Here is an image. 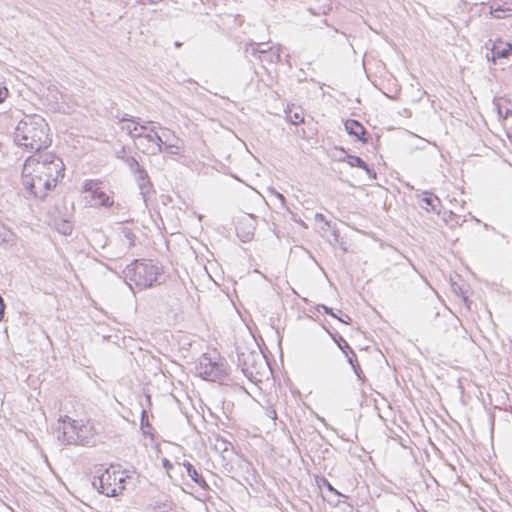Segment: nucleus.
I'll use <instances>...</instances> for the list:
<instances>
[{
	"label": "nucleus",
	"instance_id": "19",
	"mask_svg": "<svg viewBox=\"0 0 512 512\" xmlns=\"http://www.w3.org/2000/svg\"><path fill=\"white\" fill-rule=\"evenodd\" d=\"M423 194L424 197L421 199V201L423 204H425V206H421L426 210L436 211L437 208L440 206V199L429 192H424Z\"/></svg>",
	"mask_w": 512,
	"mask_h": 512
},
{
	"label": "nucleus",
	"instance_id": "3",
	"mask_svg": "<svg viewBox=\"0 0 512 512\" xmlns=\"http://www.w3.org/2000/svg\"><path fill=\"white\" fill-rule=\"evenodd\" d=\"M124 279L132 287L143 289L161 283L162 267L152 260H135L123 271Z\"/></svg>",
	"mask_w": 512,
	"mask_h": 512
},
{
	"label": "nucleus",
	"instance_id": "12",
	"mask_svg": "<svg viewBox=\"0 0 512 512\" xmlns=\"http://www.w3.org/2000/svg\"><path fill=\"white\" fill-rule=\"evenodd\" d=\"M344 126L349 135L354 136L357 140H360L363 143L368 142V138L364 137L366 134V129L359 121L348 119L345 121Z\"/></svg>",
	"mask_w": 512,
	"mask_h": 512
},
{
	"label": "nucleus",
	"instance_id": "28",
	"mask_svg": "<svg viewBox=\"0 0 512 512\" xmlns=\"http://www.w3.org/2000/svg\"><path fill=\"white\" fill-rule=\"evenodd\" d=\"M180 150H181V148L178 145V143H171L169 145L164 146L163 152H166L170 155H178V154H180Z\"/></svg>",
	"mask_w": 512,
	"mask_h": 512
},
{
	"label": "nucleus",
	"instance_id": "31",
	"mask_svg": "<svg viewBox=\"0 0 512 512\" xmlns=\"http://www.w3.org/2000/svg\"><path fill=\"white\" fill-rule=\"evenodd\" d=\"M339 313L341 315H337L336 314L335 318H337L340 322L345 323V324H349L352 321V319H351V317L349 315L342 313V311H339Z\"/></svg>",
	"mask_w": 512,
	"mask_h": 512
},
{
	"label": "nucleus",
	"instance_id": "11",
	"mask_svg": "<svg viewBox=\"0 0 512 512\" xmlns=\"http://www.w3.org/2000/svg\"><path fill=\"white\" fill-rule=\"evenodd\" d=\"M77 429V422L75 420L69 421L68 423H66V420H63V425L59 427L57 435L58 441L64 445H76L81 443L82 439Z\"/></svg>",
	"mask_w": 512,
	"mask_h": 512
},
{
	"label": "nucleus",
	"instance_id": "25",
	"mask_svg": "<svg viewBox=\"0 0 512 512\" xmlns=\"http://www.w3.org/2000/svg\"><path fill=\"white\" fill-rule=\"evenodd\" d=\"M12 236V232L4 224L0 223V244L9 242Z\"/></svg>",
	"mask_w": 512,
	"mask_h": 512
},
{
	"label": "nucleus",
	"instance_id": "14",
	"mask_svg": "<svg viewBox=\"0 0 512 512\" xmlns=\"http://www.w3.org/2000/svg\"><path fill=\"white\" fill-rule=\"evenodd\" d=\"M511 54L512 45L499 39L493 44L491 49V60L495 62L496 59L507 58Z\"/></svg>",
	"mask_w": 512,
	"mask_h": 512
},
{
	"label": "nucleus",
	"instance_id": "1",
	"mask_svg": "<svg viewBox=\"0 0 512 512\" xmlns=\"http://www.w3.org/2000/svg\"><path fill=\"white\" fill-rule=\"evenodd\" d=\"M63 161L53 153L35 154L27 158L22 184L34 197L43 199L64 176Z\"/></svg>",
	"mask_w": 512,
	"mask_h": 512
},
{
	"label": "nucleus",
	"instance_id": "27",
	"mask_svg": "<svg viewBox=\"0 0 512 512\" xmlns=\"http://www.w3.org/2000/svg\"><path fill=\"white\" fill-rule=\"evenodd\" d=\"M287 117H288L289 121L294 125H298V124L304 122V117L301 112H294V113L290 112Z\"/></svg>",
	"mask_w": 512,
	"mask_h": 512
},
{
	"label": "nucleus",
	"instance_id": "15",
	"mask_svg": "<svg viewBox=\"0 0 512 512\" xmlns=\"http://www.w3.org/2000/svg\"><path fill=\"white\" fill-rule=\"evenodd\" d=\"M246 220L249 222L247 226L245 225L244 222L241 221L236 227L237 235L243 242L249 241L253 237L255 230V226L253 224L254 218L248 216Z\"/></svg>",
	"mask_w": 512,
	"mask_h": 512
},
{
	"label": "nucleus",
	"instance_id": "32",
	"mask_svg": "<svg viewBox=\"0 0 512 512\" xmlns=\"http://www.w3.org/2000/svg\"><path fill=\"white\" fill-rule=\"evenodd\" d=\"M317 309H318V311H320V309H322L324 313L329 314L332 317H336V314L333 312L332 308H330L324 304L318 305Z\"/></svg>",
	"mask_w": 512,
	"mask_h": 512
},
{
	"label": "nucleus",
	"instance_id": "29",
	"mask_svg": "<svg viewBox=\"0 0 512 512\" xmlns=\"http://www.w3.org/2000/svg\"><path fill=\"white\" fill-rule=\"evenodd\" d=\"M319 486H324L327 488V490L333 494H335L336 496H342L341 493H339L332 485L331 483L325 479V478H321L320 482H319Z\"/></svg>",
	"mask_w": 512,
	"mask_h": 512
},
{
	"label": "nucleus",
	"instance_id": "2",
	"mask_svg": "<svg viewBox=\"0 0 512 512\" xmlns=\"http://www.w3.org/2000/svg\"><path fill=\"white\" fill-rule=\"evenodd\" d=\"M14 143L28 152H39L51 144L49 126L39 115H25L13 133Z\"/></svg>",
	"mask_w": 512,
	"mask_h": 512
},
{
	"label": "nucleus",
	"instance_id": "36",
	"mask_svg": "<svg viewBox=\"0 0 512 512\" xmlns=\"http://www.w3.org/2000/svg\"><path fill=\"white\" fill-rule=\"evenodd\" d=\"M315 219H316L317 221H325L324 216H323L322 214H320V213H317V214L315 215Z\"/></svg>",
	"mask_w": 512,
	"mask_h": 512
},
{
	"label": "nucleus",
	"instance_id": "23",
	"mask_svg": "<svg viewBox=\"0 0 512 512\" xmlns=\"http://www.w3.org/2000/svg\"><path fill=\"white\" fill-rule=\"evenodd\" d=\"M123 239L122 242L126 248H130L135 243V235L129 228L122 229Z\"/></svg>",
	"mask_w": 512,
	"mask_h": 512
},
{
	"label": "nucleus",
	"instance_id": "4",
	"mask_svg": "<svg viewBox=\"0 0 512 512\" xmlns=\"http://www.w3.org/2000/svg\"><path fill=\"white\" fill-rule=\"evenodd\" d=\"M237 366L251 382H261L270 370L268 361L261 351L249 349L237 352Z\"/></svg>",
	"mask_w": 512,
	"mask_h": 512
},
{
	"label": "nucleus",
	"instance_id": "10",
	"mask_svg": "<svg viewBox=\"0 0 512 512\" xmlns=\"http://www.w3.org/2000/svg\"><path fill=\"white\" fill-rule=\"evenodd\" d=\"M334 342L337 344L339 349L345 354L347 362L351 365L355 375L360 381L365 380V375L359 365L357 356L354 350L350 347L347 341L341 335H332Z\"/></svg>",
	"mask_w": 512,
	"mask_h": 512
},
{
	"label": "nucleus",
	"instance_id": "24",
	"mask_svg": "<svg viewBox=\"0 0 512 512\" xmlns=\"http://www.w3.org/2000/svg\"><path fill=\"white\" fill-rule=\"evenodd\" d=\"M172 502H157L152 506V512H170L172 510Z\"/></svg>",
	"mask_w": 512,
	"mask_h": 512
},
{
	"label": "nucleus",
	"instance_id": "33",
	"mask_svg": "<svg viewBox=\"0 0 512 512\" xmlns=\"http://www.w3.org/2000/svg\"><path fill=\"white\" fill-rule=\"evenodd\" d=\"M116 157L122 159L125 162L126 157H128V155H126L125 147H122L121 150L116 152Z\"/></svg>",
	"mask_w": 512,
	"mask_h": 512
},
{
	"label": "nucleus",
	"instance_id": "30",
	"mask_svg": "<svg viewBox=\"0 0 512 512\" xmlns=\"http://www.w3.org/2000/svg\"><path fill=\"white\" fill-rule=\"evenodd\" d=\"M264 414L267 418L271 419V420H276L277 419V412L276 410L268 405L267 407L264 408Z\"/></svg>",
	"mask_w": 512,
	"mask_h": 512
},
{
	"label": "nucleus",
	"instance_id": "21",
	"mask_svg": "<svg viewBox=\"0 0 512 512\" xmlns=\"http://www.w3.org/2000/svg\"><path fill=\"white\" fill-rule=\"evenodd\" d=\"M125 163L131 172L135 175V177L140 175L142 171H146L133 156L126 157Z\"/></svg>",
	"mask_w": 512,
	"mask_h": 512
},
{
	"label": "nucleus",
	"instance_id": "34",
	"mask_svg": "<svg viewBox=\"0 0 512 512\" xmlns=\"http://www.w3.org/2000/svg\"><path fill=\"white\" fill-rule=\"evenodd\" d=\"M5 303L3 298L0 296V321L4 318Z\"/></svg>",
	"mask_w": 512,
	"mask_h": 512
},
{
	"label": "nucleus",
	"instance_id": "38",
	"mask_svg": "<svg viewBox=\"0 0 512 512\" xmlns=\"http://www.w3.org/2000/svg\"><path fill=\"white\" fill-rule=\"evenodd\" d=\"M498 12H502V10H500V9H496V10L494 11V13H495V14H494V16H495L496 18H500V17H501V15H500V14H498Z\"/></svg>",
	"mask_w": 512,
	"mask_h": 512
},
{
	"label": "nucleus",
	"instance_id": "17",
	"mask_svg": "<svg viewBox=\"0 0 512 512\" xmlns=\"http://www.w3.org/2000/svg\"><path fill=\"white\" fill-rule=\"evenodd\" d=\"M183 467L185 468L186 470V473L187 475L196 483L198 484L201 488H203L204 490H208L209 489V485L207 484V482L205 481L204 477L199 474L196 470V468L188 461H185L183 463Z\"/></svg>",
	"mask_w": 512,
	"mask_h": 512
},
{
	"label": "nucleus",
	"instance_id": "39",
	"mask_svg": "<svg viewBox=\"0 0 512 512\" xmlns=\"http://www.w3.org/2000/svg\"><path fill=\"white\" fill-rule=\"evenodd\" d=\"M174 45L176 48H180L182 46V43L179 41H176Z\"/></svg>",
	"mask_w": 512,
	"mask_h": 512
},
{
	"label": "nucleus",
	"instance_id": "26",
	"mask_svg": "<svg viewBox=\"0 0 512 512\" xmlns=\"http://www.w3.org/2000/svg\"><path fill=\"white\" fill-rule=\"evenodd\" d=\"M9 95V90L7 88L5 79L2 75H0V104L5 101V99Z\"/></svg>",
	"mask_w": 512,
	"mask_h": 512
},
{
	"label": "nucleus",
	"instance_id": "8",
	"mask_svg": "<svg viewBox=\"0 0 512 512\" xmlns=\"http://www.w3.org/2000/svg\"><path fill=\"white\" fill-rule=\"evenodd\" d=\"M83 191L88 193L91 199L95 201L94 205L111 207L114 204L111 196L101 188L100 182L96 180H87L84 183Z\"/></svg>",
	"mask_w": 512,
	"mask_h": 512
},
{
	"label": "nucleus",
	"instance_id": "9",
	"mask_svg": "<svg viewBox=\"0 0 512 512\" xmlns=\"http://www.w3.org/2000/svg\"><path fill=\"white\" fill-rule=\"evenodd\" d=\"M139 118H134L129 114H124L121 118H119V122L121 123V129L126 131L129 136L132 138H145L147 140V135H149V128L151 126L142 125L139 122Z\"/></svg>",
	"mask_w": 512,
	"mask_h": 512
},
{
	"label": "nucleus",
	"instance_id": "40",
	"mask_svg": "<svg viewBox=\"0 0 512 512\" xmlns=\"http://www.w3.org/2000/svg\"><path fill=\"white\" fill-rule=\"evenodd\" d=\"M309 11L310 13L314 14V15H318L319 13H316L312 8H309Z\"/></svg>",
	"mask_w": 512,
	"mask_h": 512
},
{
	"label": "nucleus",
	"instance_id": "35",
	"mask_svg": "<svg viewBox=\"0 0 512 512\" xmlns=\"http://www.w3.org/2000/svg\"><path fill=\"white\" fill-rule=\"evenodd\" d=\"M162 463H163V467L166 468V469H171L173 467L171 462L168 459H166V458H164L162 460Z\"/></svg>",
	"mask_w": 512,
	"mask_h": 512
},
{
	"label": "nucleus",
	"instance_id": "16",
	"mask_svg": "<svg viewBox=\"0 0 512 512\" xmlns=\"http://www.w3.org/2000/svg\"><path fill=\"white\" fill-rule=\"evenodd\" d=\"M344 161H346L351 167H358L365 170L371 179H376V172L373 169L369 168L367 163L363 161L362 158L354 155H347Z\"/></svg>",
	"mask_w": 512,
	"mask_h": 512
},
{
	"label": "nucleus",
	"instance_id": "20",
	"mask_svg": "<svg viewBox=\"0 0 512 512\" xmlns=\"http://www.w3.org/2000/svg\"><path fill=\"white\" fill-rule=\"evenodd\" d=\"M263 43H256L254 41H251L244 46V53H251L252 56L258 58L259 60H262L261 54H265V50L259 49V46H261Z\"/></svg>",
	"mask_w": 512,
	"mask_h": 512
},
{
	"label": "nucleus",
	"instance_id": "41",
	"mask_svg": "<svg viewBox=\"0 0 512 512\" xmlns=\"http://www.w3.org/2000/svg\"><path fill=\"white\" fill-rule=\"evenodd\" d=\"M278 196H279V198H280L281 200H284V197H283V195H281V194H278Z\"/></svg>",
	"mask_w": 512,
	"mask_h": 512
},
{
	"label": "nucleus",
	"instance_id": "37",
	"mask_svg": "<svg viewBox=\"0 0 512 512\" xmlns=\"http://www.w3.org/2000/svg\"><path fill=\"white\" fill-rule=\"evenodd\" d=\"M330 9H331V6H330V5H328V6H324V7H323V11H322V13H323V14H326V13H327V11H329Z\"/></svg>",
	"mask_w": 512,
	"mask_h": 512
},
{
	"label": "nucleus",
	"instance_id": "7",
	"mask_svg": "<svg viewBox=\"0 0 512 512\" xmlns=\"http://www.w3.org/2000/svg\"><path fill=\"white\" fill-rule=\"evenodd\" d=\"M147 140L156 144V151H153L152 154L162 153L164 151V146L180 142V139L173 131L166 127H162L161 125H152L151 128H149Z\"/></svg>",
	"mask_w": 512,
	"mask_h": 512
},
{
	"label": "nucleus",
	"instance_id": "6",
	"mask_svg": "<svg viewBox=\"0 0 512 512\" xmlns=\"http://www.w3.org/2000/svg\"><path fill=\"white\" fill-rule=\"evenodd\" d=\"M196 371L203 379L216 381L225 376V368L222 362L213 360L208 354H203L199 358Z\"/></svg>",
	"mask_w": 512,
	"mask_h": 512
},
{
	"label": "nucleus",
	"instance_id": "13",
	"mask_svg": "<svg viewBox=\"0 0 512 512\" xmlns=\"http://www.w3.org/2000/svg\"><path fill=\"white\" fill-rule=\"evenodd\" d=\"M136 180L140 194L142 195L144 202L147 203L151 195L154 193L153 184L150 181L148 173L146 171H142L140 175L136 176Z\"/></svg>",
	"mask_w": 512,
	"mask_h": 512
},
{
	"label": "nucleus",
	"instance_id": "5",
	"mask_svg": "<svg viewBox=\"0 0 512 512\" xmlns=\"http://www.w3.org/2000/svg\"><path fill=\"white\" fill-rule=\"evenodd\" d=\"M130 479L131 477L125 476L124 472L106 469L93 481V485L100 493L114 497L123 492L126 488L125 483Z\"/></svg>",
	"mask_w": 512,
	"mask_h": 512
},
{
	"label": "nucleus",
	"instance_id": "22",
	"mask_svg": "<svg viewBox=\"0 0 512 512\" xmlns=\"http://www.w3.org/2000/svg\"><path fill=\"white\" fill-rule=\"evenodd\" d=\"M141 429H142V432L144 435L153 437V433H152L153 428H152L151 424L149 423L148 413L146 410H142V412H141Z\"/></svg>",
	"mask_w": 512,
	"mask_h": 512
},
{
	"label": "nucleus",
	"instance_id": "18",
	"mask_svg": "<svg viewBox=\"0 0 512 512\" xmlns=\"http://www.w3.org/2000/svg\"><path fill=\"white\" fill-rule=\"evenodd\" d=\"M265 54H261L262 60L269 63H278L281 60V46H271L268 49H264Z\"/></svg>",
	"mask_w": 512,
	"mask_h": 512
}]
</instances>
